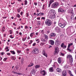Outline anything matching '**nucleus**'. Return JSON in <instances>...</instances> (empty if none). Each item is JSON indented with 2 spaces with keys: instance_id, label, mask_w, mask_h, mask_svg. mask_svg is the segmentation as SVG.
Returning a JSON list of instances; mask_svg holds the SVG:
<instances>
[{
  "instance_id": "nucleus-56",
  "label": "nucleus",
  "mask_w": 76,
  "mask_h": 76,
  "mask_svg": "<svg viewBox=\"0 0 76 76\" xmlns=\"http://www.w3.org/2000/svg\"><path fill=\"white\" fill-rule=\"evenodd\" d=\"M15 68H16V70H18V69L19 68H18V66H16L15 67Z\"/></svg>"
},
{
  "instance_id": "nucleus-51",
  "label": "nucleus",
  "mask_w": 76,
  "mask_h": 76,
  "mask_svg": "<svg viewBox=\"0 0 76 76\" xmlns=\"http://www.w3.org/2000/svg\"><path fill=\"white\" fill-rule=\"evenodd\" d=\"M10 38H13V37H12V35H10Z\"/></svg>"
},
{
  "instance_id": "nucleus-23",
  "label": "nucleus",
  "mask_w": 76,
  "mask_h": 76,
  "mask_svg": "<svg viewBox=\"0 0 76 76\" xmlns=\"http://www.w3.org/2000/svg\"><path fill=\"white\" fill-rule=\"evenodd\" d=\"M72 55H68L67 56V58H69L70 59L71 57H72Z\"/></svg>"
},
{
  "instance_id": "nucleus-22",
  "label": "nucleus",
  "mask_w": 76,
  "mask_h": 76,
  "mask_svg": "<svg viewBox=\"0 0 76 76\" xmlns=\"http://www.w3.org/2000/svg\"><path fill=\"white\" fill-rule=\"evenodd\" d=\"M66 25V24H65V23H64V24H62L61 27L62 28H64V27H65Z\"/></svg>"
},
{
  "instance_id": "nucleus-58",
  "label": "nucleus",
  "mask_w": 76,
  "mask_h": 76,
  "mask_svg": "<svg viewBox=\"0 0 76 76\" xmlns=\"http://www.w3.org/2000/svg\"><path fill=\"white\" fill-rule=\"evenodd\" d=\"M26 50L27 51H29V49H27Z\"/></svg>"
},
{
  "instance_id": "nucleus-62",
  "label": "nucleus",
  "mask_w": 76,
  "mask_h": 76,
  "mask_svg": "<svg viewBox=\"0 0 76 76\" xmlns=\"http://www.w3.org/2000/svg\"><path fill=\"white\" fill-rule=\"evenodd\" d=\"M34 4L36 5L37 6V3H36V2H35L34 3Z\"/></svg>"
},
{
  "instance_id": "nucleus-14",
  "label": "nucleus",
  "mask_w": 76,
  "mask_h": 76,
  "mask_svg": "<svg viewBox=\"0 0 76 76\" xmlns=\"http://www.w3.org/2000/svg\"><path fill=\"white\" fill-rule=\"evenodd\" d=\"M49 72H53L54 70V69H53V67H51L49 69Z\"/></svg>"
},
{
  "instance_id": "nucleus-27",
  "label": "nucleus",
  "mask_w": 76,
  "mask_h": 76,
  "mask_svg": "<svg viewBox=\"0 0 76 76\" xmlns=\"http://www.w3.org/2000/svg\"><path fill=\"white\" fill-rule=\"evenodd\" d=\"M69 73L71 76H73V75L72 74V72L70 71H69Z\"/></svg>"
},
{
  "instance_id": "nucleus-35",
  "label": "nucleus",
  "mask_w": 76,
  "mask_h": 76,
  "mask_svg": "<svg viewBox=\"0 0 76 76\" xmlns=\"http://www.w3.org/2000/svg\"><path fill=\"white\" fill-rule=\"evenodd\" d=\"M11 53H12L13 54H15V52L14 51H11Z\"/></svg>"
},
{
  "instance_id": "nucleus-47",
  "label": "nucleus",
  "mask_w": 76,
  "mask_h": 76,
  "mask_svg": "<svg viewBox=\"0 0 76 76\" xmlns=\"http://www.w3.org/2000/svg\"><path fill=\"white\" fill-rule=\"evenodd\" d=\"M35 45H36V43H34L33 44V46H35Z\"/></svg>"
},
{
  "instance_id": "nucleus-19",
  "label": "nucleus",
  "mask_w": 76,
  "mask_h": 76,
  "mask_svg": "<svg viewBox=\"0 0 76 76\" xmlns=\"http://www.w3.org/2000/svg\"><path fill=\"white\" fill-rule=\"evenodd\" d=\"M41 41H44L45 42V41H47V40L45 39L44 37H42L41 38Z\"/></svg>"
},
{
  "instance_id": "nucleus-59",
  "label": "nucleus",
  "mask_w": 76,
  "mask_h": 76,
  "mask_svg": "<svg viewBox=\"0 0 76 76\" xmlns=\"http://www.w3.org/2000/svg\"><path fill=\"white\" fill-rule=\"evenodd\" d=\"M23 12H21L20 14L21 16H22V14H23Z\"/></svg>"
},
{
  "instance_id": "nucleus-41",
  "label": "nucleus",
  "mask_w": 76,
  "mask_h": 76,
  "mask_svg": "<svg viewBox=\"0 0 76 76\" xmlns=\"http://www.w3.org/2000/svg\"><path fill=\"white\" fill-rule=\"evenodd\" d=\"M41 32H42V34H44V30H42Z\"/></svg>"
},
{
  "instance_id": "nucleus-5",
  "label": "nucleus",
  "mask_w": 76,
  "mask_h": 76,
  "mask_svg": "<svg viewBox=\"0 0 76 76\" xmlns=\"http://www.w3.org/2000/svg\"><path fill=\"white\" fill-rule=\"evenodd\" d=\"M58 12L64 13V10L62 8H59L58 9Z\"/></svg>"
},
{
  "instance_id": "nucleus-49",
  "label": "nucleus",
  "mask_w": 76,
  "mask_h": 76,
  "mask_svg": "<svg viewBox=\"0 0 76 76\" xmlns=\"http://www.w3.org/2000/svg\"><path fill=\"white\" fill-rule=\"evenodd\" d=\"M61 25L62 24H61V23H60L59 24V26H61Z\"/></svg>"
},
{
  "instance_id": "nucleus-33",
  "label": "nucleus",
  "mask_w": 76,
  "mask_h": 76,
  "mask_svg": "<svg viewBox=\"0 0 76 76\" xmlns=\"http://www.w3.org/2000/svg\"><path fill=\"white\" fill-rule=\"evenodd\" d=\"M9 32H10V34H12L13 31H12V30H10L9 31Z\"/></svg>"
},
{
  "instance_id": "nucleus-6",
  "label": "nucleus",
  "mask_w": 76,
  "mask_h": 76,
  "mask_svg": "<svg viewBox=\"0 0 76 76\" xmlns=\"http://www.w3.org/2000/svg\"><path fill=\"white\" fill-rule=\"evenodd\" d=\"M56 35V34L54 33H52L50 34V37H51V38L54 37Z\"/></svg>"
},
{
  "instance_id": "nucleus-37",
  "label": "nucleus",
  "mask_w": 76,
  "mask_h": 76,
  "mask_svg": "<svg viewBox=\"0 0 76 76\" xmlns=\"http://www.w3.org/2000/svg\"><path fill=\"white\" fill-rule=\"evenodd\" d=\"M43 55L46 57H47V54H46V53H45V54H44Z\"/></svg>"
},
{
  "instance_id": "nucleus-8",
  "label": "nucleus",
  "mask_w": 76,
  "mask_h": 76,
  "mask_svg": "<svg viewBox=\"0 0 76 76\" xmlns=\"http://www.w3.org/2000/svg\"><path fill=\"white\" fill-rule=\"evenodd\" d=\"M49 42L50 43L51 45H53L54 44V41L52 40H50L49 41Z\"/></svg>"
},
{
  "instance_id": "nucleus-42",
  "label": "nucleus",
  "mask_w": 76,
  "mask_h": 76,
  "mask_svg": "<svg viewBox=\"0 0 76 76\" xmlns=\"http://www.w3.org/2000/svg\"><path fill=\"white\" fill-rule=\"evenodd\" d=\"M17 10L18 12H19V13H20V9H18Z\"/></svg>"
},
{
  "instance_id": "nucleus-46",
  "label": "nucleus",
  "mask_w": 76,
  "mask_h": 76,
  "mask_svg": "<svg viewBox=\"0 0 76 76\" xmlns=\"http://www.w3.org/2000/svg\"><path fill=\"white\" fill-rule=\"evenodd\" d=\"M26 15L27 17H28L29 16V13H26Z\"/></svg>"
},
{
  "instance_id": "nucleus-29",
  "label": "nucleus",
  "mask_w": 76,
  "mask_h": 76,
  "mask_svg": "<svg viewBox=\"0 0 76 76\" xmlns=\"http://www.w3.org/2000/svg\"><path fill=\"white\" fill-rule=\"evenodd\" d=\"M11 58L12 60H16L15 57L14 56H12L11 57Z\"/></svg>"
},
{
  "instance_id": "nucleus-17",
  "label": "nucleus",
  "mask_w": 76,
  "mask_h": 76,
  "mask_svg": "<svg viewBox=\"0 0 76 76\" xmlns=\"http://www.w3.org/2000/svg\"><path fill=\"white\" fill-rule=\"evenodd\" d=\"M43 37L47 41V39H48V36L47 35L45 34L44 35H43Z\"/></svg>"
},
{
  "instance_id": "nucleus-25",
  "label": "nucleus",
  "mask_w": 76,
  "mask_h": 76,
  "mask_svg": "<svg viewBox=\"0 0 76 76\" xmlns=\"http://www.w3.org/2000/svg\"><path fill=\"white\" fill-rule=\"evenodd\" d=\"M31 73H32V74H34L35 73V69H33L31 72Z\"/></svg>"
},
{
  "instance_id": "nucleus-53",
  "label": "nucleus",
  "mask_w": 76,
  "mask_h": 76,
  "mask_svg": "<svg viewBox=\"0 0 76 76\" xmlns=\"http://www.w3.org/2000/svg\"><path fill=\"white\" fill-rule=\"evenodd\" d=\"M36 15H37V16H39V13H38Z\"/></svg>"
},
{
  "instance_id": "nucleus-48",
  "label": "nucleus",
  "mask_w": 76,
  "mask_h": 76,
  "mask_svg": "<svg viewBox=\"0 0 76 76\" xmlns=\"http://www.w3.org/2000/svg\"><path fill=\"white\" fill-rule=\"evenodd\" d=\"M41 19H43V20H44L45 19V17H42L41 18Z\"/></svg>"
},
{
  "instance_id": "nucleus-52",
  "label": "nucleus",
  "mask_w": 76,
  "mask_h": 76,
  "mask_svg": "<svg viewBox=\"0 0 76 76\" xmlns=\"http://www.w3.org/2000/svg\"><path fill=\"white\" fill-rule=\"evenodd\" d=\"M21 61L22 62H23V58H22L21 60Z\"/></svg>"
},
{
  "instance_id": "nucleus-15",
  "label": "nucleus",
  "mask_w": 76,
  "mask_h": 76,
  "mask_svg": "<svg viewBox=\"0 0 76 76\" xmlns=\"http://www.w3.org/2000/svg\"><path fill=\"white\" fill-rule=\"evenodd\" d=\"M55 31H56V32L59 31H60V28H58V27H57L55 28Z\"/></svg>"
},
{
  "instance_id": "nucleus-11",
  "label": "nucleus",
  "mask_w": 76,
  "mask_h": 76,
  "mask_svg": "<svg viewBox=\"0 0 76 76\" xmlns=\"http://www.w3.org/2000/svg\"><path fill=\"white\" fill-rule=\"evenodd\" d=\"M54 2V0H50L49 2V4L48 5V7H50V6L51 4H52V3Z\"/></svg>"
},
{
  "instance_id": "nucleus-12",
  "label": "nucleus",
  "mask_w": 76,
  "mask_h": 76,
  "mask_svg": "<svg viewBox=\"0 0 76 76\" xmlns=\"http://www.w3.org/2000/svg\"><path fill=\"white\" fill-rule=\"evenodd\" d=\"M60 42V41H59L58 39L55 40V45H57V44H59Z\"/></svg>"
},
{
  "instance_id": "nucleus-20",
  "label": "nucleus",
  "mask_w": 76,
  "mask_h": 76,
  "mask_svg": "<svg viewBox=\"0 0 76 76\" xmlns=\"http://www.w3.org/2000/svg\"><path fill=\"white\" fill-rule=\"evenodd\" d=\"M12 73H14V74H17V75H22V74L20 73L16 72L14 71H13Z\"/></svg>"
},
{
  "instance_id": "nucleus-61",
  "label": "nucleus",
  "mask_w": 76,
  "mask_h": 76,
  "mask_svg": "<svg viewBox=\"0 0 76 76\" xmlns=\"http://www.w3.org/2000/svg\"><path fill=\"white\" fill-rule=\"evenodd\" d=\"M30 39V37H29V36H28L27 37V39Z\"/></svg>"
},
{
  "instance_id": "nucleus-40",
  "label": "nucleus",
  "mask_w": 76,
  "mask_h": 76,
  "mask_svg": "<svg viewBox=\"0 0 76 76\" xmlns=\"http://www.w3.org/2000/svg\"><path fill=\"white\" fill-rule=\"evenodd\" d=\"M7 58H5L4 59V61H6V60H7Z\"/></svg>"
},
{
  "instance_id": "nucleus-60",
  "label": "nucleus",
  "mask_w": 76,
  "mask_h": 76,
  "mask_svg": "<svg viewBox=\"0 0 76 76\" xmlns=\"http://www.w3.org/2000/svg\"><path fill=\"white\" fill-rule=\"evenodd\" d=\"M61 56H64V54L62 53H61Z\"/></svg>"
},
{
  "instance_id": "nucleus-32",
  "label": "nucleus",
  "mask_w": 76,
  "mask_h": 76,
  "mask_svg": "<svg viewBox=\"0 0 76 76\" xmlns=\"http://www.w3.org/2000/svg\"><path fill=\"white\" fill-rule=\"evenodd\" d=\"M24 3H25V5H26L28 3V1H27V0H25L24 1Z\"/></svg>"
},
{
  "instance_id": "nucleus-50",
  "label": "nucleus",
  "mask_w": 76,
  "mask_h": 76,
  "mask_svg": "<svg viewBox=\"0 0 76 76\" xmlns=\"http://www.w3.org/2000/svg\"><path fill=\"white\" fill-rule=\"evenodd\" d=\"M70 46H71L70 45H69V44H68V48H70Z\"/></svg>"
},
{
  "instance_id": "nucleus-64",
  "label": "nucleus",
  "mask_w": 76,
  "mask_h": 76,
  "mask_svg": "<svg viewBox=\"0 0 76 76\" xmlns=\"http://www.w3.org/2000/svg\"><path fill=\"white\" fill-rule=\"evenodd\" d=\"M37 19L38 20H40V18L38 17V18H37Z\"/></svg>"
},
{
  "instance_id": "nucleus-34",
  "label": "nucleus",
  "mask_w": 76,
  "mask_h": 76,
  "mask_svg": "<svg viewBox=\"0 0 76 76\" xmlns=\"http://www.w3.org/2000/svg\"><path fill=\"white\" fill-rule=\"evenodd\" d=\"M69 48H67V50L68 51H69L70 52L72 51V49H70Z\"/></svg>"
},
{
  "instance_id": "nucleus-31",
  "label": "nucleus",
  "mask_w": 76,
  "mask_h": 76,
  "mask_svg": "<svg viewBox=\"0 0 76 76\" xmlns=\"http://www.w3.org/2000/svg\"><path fill=\"white\" fill-rule=\"evenodd\" d=\"M44 15V13L40 12L39 13V16H42Z\"/></svg>"
},
{
  "instance_id": "nucleus-28",
  "label": "nucleus",
  "mask_w": 76,
  "mask_h": 76,
  "mask_svg": "<svg viewBox=\"0 0 76 76\" xmlns=\"http://www.w3.org/2000/svg\"><path fill=\"white\" fill-rule=\"evenodd\" d=\"M34 35V33L33 32L31 33L30 34V36L31 37H33V35Z\"/></svg>"
},
{
  "instance_id": "nucleus-3",
  "label": "nucleus",
  "mask_w": 76,
  "mask_h": 76,
  "mask_svg": "<svg viewBox=\"0 0 76 76\" xmlns=\"http://www.w3.org/2000/svg\"><path fill=\"white\" fill-rule=\"evenodd\" d=\"M58 48L56 47L55 49V51L54 52L55 55L58 54Z\"/></svg>"
},
{
  "instance_id": "nucleus-45",
  "label": "nucleus",
  "mask_w": 76,
  "mask_h": 76,
  "mask_svg": "<svg viewBox=\"0 0 76 76\" xmlns=\"http://www.w3.org/2000/svg\"><path fill=\"white\" fill-rule=\"evenodd\" d=\"M73 16H71L70 20H72V19H73Z\"/></svg>"
},
{
  "instance_id": "nucleus-57",
  "label": "nucleus",
  "mask_w": 76,
  "mask_h": 76,
  "mask_svg": "<svg viewBox=\"0 0 76 76\" xmlns=\"http://www.w3.org/2000/svg\"><path fill=\"white\" fill-rule=\"evenodd\" d=\"M7 54L8 55V56H10V53H7Z\"/></svg>"
},
{
  "instance_id": "nucleus-36",
  "label": "nucleus",
  "mask_w": 76,
  "mask_h": 76,
  "mask_svg": "<svg viewBox=\"0 0 76 76\" xmlns=\"http://www.w3.org/2000/svg\"><path fill=\"white\" fill-rule=\"evenodd\" d=\"M17 52L18 53H19V54L20 53V52H21V50H17Z\"/></svg>"
},
{
  "instance_id": "nucleus-7",
  "label": "nucleus",
  "mask_w": 76,
  "mask_h": 76,
  "mask_svg": "<svg viewBox=\"0 0 76 76\" xmlns=\"http://www.w3.org/2000/svg\"><path fill=\"white\" fill-rule=\"evenodd\" d=\"M40 73L42 74V75H43V76H45V74H46V72L44 70H41L40 71Z\"/></svg>"
},
{
  "instance_id": "nucleus-39",
  "label": "nucleus",
  "mask_w": 76,
  "mask_h": 76,
  "mask_svg": "<svg viewBox=\"0 0 76 76\" xmlns=\"http://www.w3.org/2000/svg\"><path fill=\"white\" fill-rule=\"evenodd\" d=\"M17 16L18 17V18H20V15H19V14H17Z\"/></svg>"
},
{
  "instance_id": "nucleus-10",
  "label": "nucleus",
  "mask_w": 76,
  "mask_h": 76,
  "mask_svg": "<svg viewBox=\"0 0 76 76\" xmlns=\"http://www.w3.org/2000/svg\"><path fill=\"white\" fill-rule=\"evenodd\" d=\"M67 72L66 71H63L62 72L63 76H66Z\"/></svg>"
},
{
  "instance_id": "nucleus-26",
  "label": "nucleus",
  "mask_w": 76,
  "mask_h": 76,
  "mask_svg": "<svg viewBox=\"0 0 76 76\" xmlns=\"http://www.w3.org/2000/svg\"><path fill=\"white\" fill-rule=\"evenodd\" d=\"M69 61L71 62V63L73 62V58H72V57H71L69 59Z\"/></svg>"
},
{
  "instance_id": "nucleus-43",
  "label": "nucleus",
  "mask_w": 76,
  "mask_h": 76,
  "mask_svg": "<svg viewBox=\"0 0 76 76\" xmlns=\"http://www.w3.org/2000/svg\"><path fill=\"white\" fill-rule=\"evenodd\" d=\"M22 40H23V41H25V40H26V39L24 38H23Z\"/></svg>"
},
{
  "instance_id": "nucleus-24",
  "label": "nucleus",
  "mask_w": 76,
  "mask_h": 76,
  "mask_svg": "<svg viewBox=\"0 0 76 76\" xmlns=\"http://www.w3.org/2000/svg\"><path fill=\"white\" fill-rule=\"evenodd\" d=\"M58 61L59 63H61V59L60 58H59L58 59Z\"/></svg>"
},
{
  "instance_id": "nucleus-13",
  "label": "nucleus",
  "mask_w": 76,
  "mask_h": 76,
  "mask_svg": "<svg viewBox=\"0 0 76 76\" xmlns=\"http://www.w3.org/2000/svg\"><path fill=\"white\" fill-rule=\"evenodd\" d=\"M50 12H52V13H53V15H55V14H56V11L53 10H50Z\"/></svg>"
},
{
  "instance_id": "nucleus-2",
  "label": "nucleus",
  "mask_w": 76,
  "mask_h": 76,
  "mask_svg": "<svg viewBox=\"0 0 76 76\" xmlns=\"http://www.w3.org/2000/svg\"><path fill=\"white\" fill-rule=\"evenodd\" d=\"M45 24L47 26H50L51 25V20L49 19H46L45 21Z\"/></svg>"
},
{
  "instance_id": "nucleus-30",
  "label": "nucleus",
  "mask_w": 76,
  "mask_h": 76,
  "mask_svg": "<svg viewBox=\"0 0 76 76\" xmlns=\"http://www.w3.org/2000/svg\"><path fill=\"white\" fill-rule=\"evenodd\" d=\"M5 29V27H4V26L3 27L2 29V32H4Z\"/></svg>"
},
{
  "instance_id": "nucleus-21",
  "label": "nucleus",
  "mask_w": 76,
  "mask_h": 76,
  "mask_svg": "<svg viewBox=\"0 0 76 76\" xmlns=\"http://www.w3.org/2000/svg\"><path fill=\"white\" fill-rule=\"evenodd\" d=\"M56 70L58 72H61V70L60 68H57Z\"/></svg>"
},
{
  "instance_id": "nucleus-1",
  "label": "nucleus",
  "mask_w": 76,
  "mask_h": 76,
  "mask_svg": "<svg viewBox=\"0 0 76 76\" xmlns=\"http://www.w3.org/2000/svg\"><path fill=\"white\" fill-rule=\"evenodd\" d=\"M59 6V3L58 2H56L55 3H53L51 5V7L52 8H57L58 6Z\"/></svg>"
},
{
  "instance_id": "nucleus-18",
  "label": "nucleus",
  "mask_w": 76,
  "mask_h": 76,
  "mask_svg": "<svg viewBox=\"0 0 76 76\" xmlns=\"http://www.w3.org/2000/svg\"><path fill=\"white\" fill-rule=\"evenodd\" d=\"M41 67V66H40L39 65H37L35 66V69H38V68H39V67Z\"/></svg>"
},
{
  "instance_id": "nucleus-4",
  "label": "nucleus",
  "mask_w": 76,
  "mask_h": 76,
  "mask_svg": "<svg viewBox=\"0 0 76 76\" xmlns=\"http://www.w3.org/2000/svg\"><path fill=\"white\" fill-rule=\"evenodd\" d=\"M33 52L35 54H38V53H39V50L38 49H37L34 50L33 51Z\"/></svg>"
},
{
  "instance_id": "nucleus-63",
  "label": "nucleus",
  "mask_w": 76,
  "mask_h": 76,
  "mask_svg": "<svg viewBox=\"0 0 76 76\" xmlns=\"http://www.w3.org/2000/svg\"><path fill=\"white\" fill-rule=\"evenodd\" d=\"M20 28V26H19L17 28V29H19Z\"/></svg>"
},
{
  "instance_id": "nucleus-54",
  "label": "nucleus",
  "mask_w": 76,
  "mask_h": 76,
  "mask_svg": "<svg viewBox=\"0 0 76 76\" xmlns=\"http://www.w3.org/2000/svg\"><path fill=\"white\" fill-rule=\"evenodd\" d=\"M25 29H28V27L27 26H25Z\"/></svg>"
},
{
  "instance_id": "nucleus-16",
  "label": "nucleus",
  "mask_w": 76,
  "mask_h": 76,
  "mask_svg": "<svg viewBox=\"0 0 76 76\" xmlns=\"http://www.w3.org/2000/svg\"><path fill=\"white\" fill-rule=\"evenodd\" d=\"M34 65V63L32 62H30L28 66V67H31L32 66H33Z\"/></svg>"
},
{
  "instance_id": "nucleus-38",
  "label": "nucleus",
  "mask_w": 76,
  "mask_h": 76,
  "mask_svg": "<svg viewBox=\"0 0 76 76\" xmlns=\"http://www.w3.org/2000/svg\"><path fill=\"white\" fill-rule=\"evenodd\" d=\"M40 45L41 46H42V45H44V43H40Z\"/></svg>"
},
{
  "instance_id": "nucleus-55",
  "label": "nucleus",
  "mask_w": 76,
  "mask_h": 76,
  "mask_svg": "<svg viewBox=\"0 0 76 76\" xmlns=\"http://www.w3.org/2000/svg\"><path fill=\"white\" fill-rule=\"evenodd\" d=\"M52 46L50 45L49 48H52Z\"/></svg>"
},
{
  "instance_id": "nucleus-9",
  "label": "nucleus",
  "mask_w": 76,
  "mask_h": 76,
  "mask_svg": "<svg viewBox=\"0 0 76 76\" xmlns=\"http://www.w3.org/2000/svg\"><path fill=\"white\" fill-rule=\"evenodd\" d=\"M61 47L62 48H63L64 49L66 48V46L64 44V43H63L61 44Z\"/></svg>"
},
{
  "instance_id": "nucleus-44",
  "label": "nucleus",
  "mask_w": 76,
  "mask_h": 76,
  "mask_svg": "<svg viewBox=\"0 0 76 76\" xmlns=\"http://www.w3.org/2000/svg\"><path fill=\"white\" fill-rule=\"evenodd\" d=\"M5 50H8L9 49V47L6 46V48H5Z\"/></svg>"
}]
</instances>
